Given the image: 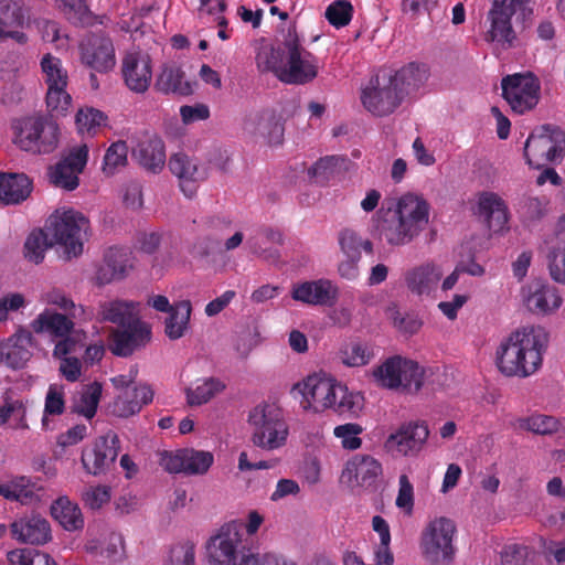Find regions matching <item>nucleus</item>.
<instances>
[{
	"label": "nucleus",
	"mask_w": 565,
	"mask_h": 565,
	"mask_svg": "<svg viewBox=\"0 0 565 565\" xmlns=\"http://www.w3.org/2000/svg\"><path fill=\"white\" fill-rule=\"evenodd\" d=\"M255 60L259 72H270L285 84L306 85L318 76V58L302 45L295 25L277 46H262Z\"/></svg>",
	"instance_id": "f257e3e1"
},
{
	"label": "nucleus",
	"mask_w": 565,
	"mask_h": 565,
	"mask_svg": "<svg viewBox=\"0 0 565 565\" xmlns=\"http://www.w3.org/2000/svg\"><path fill=\"white\" fill-rule=\"evenodd\" d=\"M547 344L548 333L542 327L516 330L497 349L495 364L505 376H531L542 366Z\"/></svg>",
	"instance_id": "f03ea898"
},
{
	"label": "nucleus",
	"mask_w": 565,
	"mask_h": 565,
	"mask_svg": "<svg viewBox=\"0 0 565 565\" xmlns=\"http://www.w3.org/2000/svg\"><path fill=\"white\" fill-rule=\"evenodd\" d=\"M429 203L420 195H402L395 209L382 216L376 226L381 242L390 246H405L426 228L429 222Z\"/></svg>",
	"instance_id": "7ed1b4c3"
},
{
	"label": "nucleus",
	"mask_w": 565,
	"mask_h": 565,
	"mask_svg": "<svg viewBox=\"0 0 565 565\" xmlns=\"http://www.w3.org/2000/svg\"><path fill=\"white\" fill-rule=\"evenodd\" d=\"M296 387L303 397V408L315 413L331 408L339 415L356 416L364 405V397L360 393L350 392L347 386L326 375H309Z\"/></svg>",
	"instance_id": "20e7f679"
},
{
	"label": "nucleus",
	"mask_w": 565,
	"mask_h": 565,
	"mask_svg": "<svg viewBox=\"0 0 565 565\" xmlns=\"http://www.w3.org/2000/svg\"><path fill=\"white\" fill-rule=\"evenodd\" d=\"M46 231L54 244L63 248L66 260L83 254L84 243L90 236V222L74 209L56 210L46 221Z\"/></svg>",
	"instance_id": "39448f33"
},
{
	"label": "nucleus",
	"mask_w": 565,
	"mask_h": 565,
	"mask_svg": "<svg viewBox=\"0 0 565 565\" xmlns=\"http://www.w3.org/2000/svg\"><path fill=\"white\" fill-rule=\"evenodd\" d=\"M13 142L34 154L53 152L58 145L60 128L53 116L34 115L13 120Z\"/></svg>",
	"instance_id": "423d86ee"
},
{
	"label": "nucleus",
	"mask_w": 565,
	"mask_h": 565,
	"mask_svg": "<svg viewBox=\"0 0 565 565\" xmlns=\"http://www.w3.org/2000/svg\"><path fill=\"white\" fill-rule=\"evenodd\" d=\"M252 427V443L265 450L284 447L289 435V427L282 412L274 404L256 405L248 415Z\"/></svg>",
	"instance_id": "0eeeda50"
},
{
	"label": "nucleus",
	"mask_w": 565,
	"mask_h": 565,
	"mask_svg": "<svg viewBox=\"0 0 565 565\" xmlns=\"http://www.w3.org/2000/svg\"><path fill=\"white\" fill-rule=\"evenodd\" d=\"M457 527L452 520L439 516L431 520L424 529L420 537L422 553L433 565H450L456 548L454 537Z\"/></svg>",
	"instance_id": "6e6552de"
},
{
	"label": "nucleus",
	"mask_w": 565,
	"mask_h": 565,
	"mask_svg": "<svg viewBox=\"0 0 565 565\" xmlns=\"http://www.w3.org/2000/svg\"><path fill=\"white\" fill-rule=\"evenodd\" d=\"M565 132L559 127L545 124L534 129L526 139L524 157L530 167L540 169L563 158Z\"/></svg>",
	"instance_id": "1a4fd4ad"
},
{
	"label": "nucleus",
	"mask_w": 565,
	"mask_h": 565,
	"mask_svg": "<svg viewBox=\"0 0 565 565\" xmlns=\"http://www.w3.org/2000/svg\"><path fill=\"white\" fill-rule=\"evenodd\" d=\"M424 369L413 360L395 355L388 358L375 371L374 376L383 387L418 392L424 383Z\"/></svg>",
	"instance_id": "9d476101"
},
{
	"label": "nucleus",
	"mask_w": 565,
	"mask_h": 565,
	"mask_svg": "<svg viewBox=\"0 0 565 565\" xmlns=\"http://www.w3.org/2000/svg\"><path fill=\"white\" fill-rule=\"evenodd\" d=\"M530 0H492L488 12L490 26L484 39L495 45V49L510 50L516 46L518 35L512 26V17L515 14L516 6L524 4Z\"/></svg>",
	"instance_id": "9b49d317"
},
{
	"label": "nucleus",
	"mask_w": 565,
	"mask_h": 565,
	"mask_svg": "<svg viewBox=\"0 0 565 565\" xmlns=\"http://www.w3.org/2000/svg\"><path fill=\"white\" fill-rule=\"evenodd\" d=\"M248 551L237 524H224L206 543L211 565H234Z\"/></svg>",
	"instance_id": "f8f14e48"
},
{
	"label": "nucleus",
	"mask_w": 565,
	"mask_h": 565,
	"mask_svg": "<svg viewBox=\"0 0 565 565\" xmlns=\"http://www.w3.org/2000/svg\"><path fill=\"white\" fill-rule=\"evenodd\" d=\"M403 96L399 87L386 74L371 78L361 94L364 108L374 116H388L401 105Z\"/></svg>",
	"instance_id": "ddd939ff"
},
{
	"label": "nucleus",
	"mask_w": 565,
	"mask_h": 565,
	"mask_svg": "<svg viewBox=\"0 0 565 565\" xmlns=\"http://www.w3.org/2000/svg\"><path fill=\"white\" fill-rule=\"evenodd\" d=\"M502 96L516 114L533 109L540 99V82L532 73L508 75L501 81Z\"/></svg>",
	"instance_id": "4468645a"
},
{
	"label": "nucleus",
	"mask_w": 565,
	"mask_h": 565,
	"mask_svg": "<svg viewBox=\"0 0 565 565\" xmlns=\"http://www.w3.org/2000/svg\"><path fill=\"white\" fill-rule=\"evenodd\" d=\"M81 61L98 73L111 71L116 64L111 39L99 32L88 34L79 44Z\"/></svg>",
	"instance_id": "2eb2a0df"
},
{
	"label": "nucleus",
	"mask_w": 565,
	"mask_h": 565,
	"mask_svg": "<svg viewBox=\"0 0 565 565\" xmlns=\"http://www.w3.org/2000/svg\"><path fill=\"white\" fill-rule=\"evenodd\" d=\"M88 159V147L78 146L54 166L49 168L50 181L57 188L73 191L78 186V174L83 172Z\"/></svg>",
	"instance_id": "dca6fc26"
},
{
	"label": "nucleus",
	"mask_w": 565,
	"mask_h": 565,
	"mask_svg": "<svg viewBox=\"0 0 565 565\" xmlns=\"http://www.w3.org/2000/svg\"><path fill=\"white\" fill-rule=\"evenodd\" d=\"M119 452V437L114 431L98 437L92 448H86L82 452V463L84 469L94 476L106 472L115 462Z\"/></svg>",
	"instance_id": "f3484780"
},
{
	"label": "nucleus",
	"mask_w": 565,
	"mask_h": 565,
	"mask_svg": "<svg viewBox=\"0 0 565 565\" xmlns=\"http://www.w3.org/2000/svg\"><path fill=\"white\" fill-rule=\"evenodd\" d=\"M151 339L149 324L135 319L134 322L117 329L109 334V350L114 355L127 358L135 351L146 347Z\"/></svg>",
	"instance_id": "a211bd4d"
},
{
	"label": "nucleus",
	"mask_w": 565,
	"mask_h": 565,
	"mask_svg": "<svg viewBox=\"0 0 565 565\" xmlns=\"http://www.w3.org/2000/svg\"><path fill=\"white\" fill-rule=\"evenodd\" d=\"M429 429L425 422H409L402 424L391 434L385 443L388 450L402 456H416L426 444Z\"/></svg>",
	"instance_id": "6ab92c4d"
},
{
	"label": "nucleus",
	"mask_w": 565,
	"mask_h": 565,
	"mask_svg": "<svg viewBox=\"0 0 565 565\" xmlns=\"http://www.w3.org/2000/svg\"><path fill=\"white\" fill-rule=\"evenodd\" d=\"M168 166L188 198H192L196 193L198 184L207 178V169L196 159L182 152L171 156Z\"/></svg>",
	"instance_id": "aec40b11"
},
{
	"label": "nucleus",
	"mask_w": 565,
	"mask_h": 565,
	"mask_svg": "<svg viewBox=\"0 0 565 565\" xmlns=\"http://www.w3.org/2000/svg\"><path fill=\"white\" fill-rule=\"evenodd\" d=\"M122 76L127 87L135 93H145L152 79L151 58L141 52L128 53L122 60Z\"/></svg>",
	"instance_id": "412c9836"
},
{
	"label": "nucleus",
	"mask_w": 565,
	"mask_h": 565,
	"mask_svg": "<svg viewBox=\"0 0 565 565\" xmlns=\"http://www.w3.org/2000/svg\"><path fill=\"white\" fill-rule=\"evenodd\" d=\"M291 297L311 306L332 307L338 300V289L328 279L303 281L292 287Z\"/></svg>",
	"instance_id": "4be33fe9"
},
{
	"label": "nucleus",
	"mask_w": 565,
	"mask_h": 565,
	"mask_svg": "<svg viewBox=\"0 0 565 565\" xmlns=\"http://www.w3.org/2000/svg\"><path fill=\"white\" fill-rule=\"evenodd\" d=\"M524 301L531 312L545 316L556 311L563 299L556 287L535 280L529 285Z\"/></svg>",
	"instance_id": "5701e85b"
},
{
	"label": "nucleus",
	"mask_w": 565,
	"mask_h": 565,
	"mask_svg": "<svg viewBox=\"0 0 565 565\" xmlns=\"http://www.w3.org/2000/svg\"><path fill=\"white\" fill-rule=\"evenodd\" d=\"M138 163L151 172H160L166 164L164 142L157 135H145L132 150Z\"/></svg>",
	"instance_id": "b1692460"
},
{
	"label": "nucleus",
	"mask_w": 565,
	"mask_h": 565,
	"mask_svg": "<svg viewBox=\"0 0 565 565\" xmlns=\"http://www.w3.org/2000/svg\"><path fill=\"white\" fill-rule=\"evenodd\" d=\"M12 537L25 544H45L51 539V527L46 519L32 515L11 524Z\"/></svg>",
	"instance_id": "393cba45"
},
{
	"label": "nucleus",
	"mask_w": 565,
	"mask_h": 565,
	"mask_svg": "<svg viewBox=\"0 0 565 565\" xmlns=\"http://www.w3.org/2000/svg\"><path fill=\"white\" fill-rule=\"evenodd\" d=\"M443 277V270L433 263L416 266L405 274V284L408 290L417 296L430 295Z\"/></svg>",
	"instance_id": "a878e982"
},
{
	"label": "nucleus",
	"mask_w": 565,
	"mask_h": 565,
	"mask_svg": "<svg viewBox=\"0 0 565 565\" xmlns=\"http://www.w3.org/2000/svg\"><path fill=\"white\" fill-rule=\"evenodd\" d=\"M154 88L166 95L189 96L193 94V83L185 78V73L175 63H166L154 83Z\"/></svg>",
	"instance_id": "bb28decb"
},
{
	"label": "nucleus",
	"mask_w": 565,
	"mask_h": 565,
	"mask_svg": "<svg viewBox=\"0 0 565 565\" xmlns=\"http://www.w3.org/2000/svg\"><path fill=\"white\" fill-rule=\"evenodd\" d=\"M153 399V391L147 385L142 384L126 390L114 402L113 413L122 418H127L140 412L143 405L151 403Z\"/></svg>",
	"instance_id": "cd10ccee"
},
{
	"label": "nucleus",
	"mask_w": 565,
	"mask_h": 565,
	"mask_svg": "<svg viewBox=\"0 0 565 565\" xmlns=\"http://www.w3.org/2000/svg\"><path fill=\"white\" fill-rule=\"evenodd\" d=\"M478 214L489 228L501 230L508 223V206L494 192H482L478 198Z\"/></svg>",
	"instance_id": "c85d7f7f"
},
{
	"label": "nucleus",
	"mask_w": 565,
	"mask_h": 565,
	"mask_svg": "<svg viewBox=\"0 0 565 565\" xmlns=\"http://www.w3.org/2000/svg\"><path fill=\"white\" fill-rule=\"evenodd\" d=\"M31 335L14 334L0 345V359L9 367L19 370L24 367L31 359Z\"/></svg>",
	"instance_id": "c756f323"
},
{
	"label": "nucleus",
	"mask_w": 565,
	"mask_h": 565,
	"mask_svg": "<svg viewBox=\"0 0 565 565\" xmlns=\"http://www.w3.org/2000/svg\"><path fill=\"white\" fill-rule=\"evenodd\" d=\"M32 191V181L24 173H0V201L4 204H19Z\"/></svg>",
	"instance_id": "7c9ffc66"
},
{
	"label": "nucleus",
	"mask_w": 565,
	"mask_h": 565,
	"mask_svg": "<svg viewBox=\"0 0 565 565\" xmlns=\"http://www.w3.org/2000/svg\"><path fill=\"white\" fill-rule=\"evenodd\" d=\"M97 319L99 322H110L121 328L140 318L135 302L116 299L99 303Z\"/></svg>",
	"instance_id": "2f4dec72"
},
{
	"label": "nucleus",
	"mask_w": 565,
	"mask_h": 565,
	"mask_svg": "<svg viewBox=\"0 0 565 565\" xmlns=\"http://www.w3.org/2000/svg\"><path fill=\"white\" fill-rule=\"evenodd\" d=\"M75 322L66 315L45 309L31 322L32 330L40 333H47L52 338L65 337L72 333Z\"/></svg>",
	"instance_id": "473e14b6"
},
{
	"label": "nucleus",
	"mask_w": 565,
	"mask_h": 565,
	"mask_svg": "<svg viewBox=\"0 0 565 565\" xmlns=\"http://www.w3.org/2000/svg\"><path fill=\"white\" fill-rule=\"evenodd\" d=\"M345 470L359 486L371 487L382 473V465L375 458L362 455L349 461Z\"/></svg>",
	"instance_id": "72a5a7b5"
},
{
	"label": "nucleus",
	"mask_w": 565,
	"mask_h": 565,
	"mask_svg": "<svg viewBox=\"0 0 565 565\" xmlns=\"http://www.w3.org/2000/svg\"><path fill=\"white\" fill-rule=\"evenodd\" d=\"M388 76L396 84V87H399L404 97L406 94L419 88L427 81L428 68L425 64L413 62Z\"/></svg>",
	"instance_id": "f704fd0d"
},
{
	"label": "nucleus",
	"mask_w": 565,
	"mask_h": 565,
	"mask_svg": "<svg viewBox=\"0 0 565 565\" xmlns=\"http://www.w3.org/2000/svg\"><path fill=\"white\" fill-rule=\"evenodd\" d=\"M192 306L190 300H182L173 306L164 321V333L170 340L182 338L189 327Z\"/></svg>",
	"instance_id": "c9c22d12"
},
{
	"label": "nucleus",
	"mask_w": 565,
	"mask_h": 565,
	"mask_svg": "<svg viewBox=\"0 0 565 565\" xmlns=\"http://www.w3.org/2000/svg\"><path fill=\"white\" fill-rule=\"evenodd\" d=\"M51 514L67 531H75L84 526L81 509L65 497L58 498L52 504Z\"/></svg>",
	"instance_id": "e433bc0d"
},
{
	"label": "nucleus",
	"mask_w": 565,
	"mask_h": 565,
	"mask_svg": "<svg viewBox=\"0 0 565 565\" xmlns=\"http://www.w3.org/2000/svg\"><path fill=\"white\" fill-rule=\"evenodd\" d=\"M225 390V384L216 377L198 381L185 390L186 402L190 406H201Z\"/></svg>",
	"instance_id": "4c0bfd02"
},
{
	"label": "nucleus",
	"mask_w": 565,
	"mask_h": 565,
	"mask_svg": "<svg viewBox=\"0 0 565 565\" xmlns=\"http://www.w3.org/2000/svg\"><path fill=\"white\" fill-rule=\"evenodd\" d=\"M349 160L342 156H327L318 160L310 169L309 174L317 183L324 184L337 174L345 171Z\"/></svg>",
	"instance_id": "58836bf2"
},
{
	"label": "nucleus",
	"mask_w": 565,
	"mask_h": 565,
	"mask_svg": "<svg viewBox=\"0 0 565 565\" xmlns=\"http://www.w3.org/2000/svg\"><path fill=\"white\" fill-rule=\"evenodd\" d=\"M49 232L41 228L33 230L26 237L23 246L24 257L34 264H40L45 257L46 250L53 246V239H49Z\"/></svg>",
	"instance_id": "ea45409f"
},
{
	"label": "nucleus",
	"mask_w": 565,
	"mask_h": 565,
	"mask_svg": "<svg viewBox=\"0 0 565 565\" xmlns=\"http://www.w3.org/2000/svg\"><path fill=\"white\" fill-rule=\"evenodd\" d=\"M103 386L98 382H94L83 390L81 397L72 406V412L78 415H83L87 419H92L97 411Z\"/></svg>",
	"instance_id": "a19ab883"
},
{
	"label": "nucleus",
	"mask_w": 565,
	"mask_h": 565,
	"mask_svg": "<svg viewBox=\"0 0 565 565\" xmlns=\"http://www.w3.org/2000/svg\"><path fill=\"white\" fill-rule=\"evenodd\" d=\"M108 117L99 109L86 107L76 114V126L81 134L94 136L97 131L107 125Z\"/></svg>",
	"instance_id": "79ce46f5"
},
{
	"label": "nucleus",
	"mask_w": 565,
	"mask_h": 565,
	"mask_svg": "<svg viewBox=\"0 0 565 565\" xmlns=\"http://www.w3.org/2000/svg\"><path fill=\"white\" fill-rule=\"evenodd\" d=\"M41 68L47 88L67 86V72L58 57L50 53L45 54L41 60Z\"/></svg>",
	"instance_id": "37998d69"
},
{
	"label": "nucleus",
	"mask_w": 565,
	"mask_h": 565,
	"mask_svg": "<svg viewBox=\"0 0 565 565\" xmlns=\"http://www.w3.org/2000/svg\"><path fill=\"white\" fill-rule=\"evenodd\" d=\"M127 154L128 147L125 141L119 140L113 142L108 147L104 156L102 167L103 172L106 175L115 174L119 169L124 168L127 164Z\"/></svg>",
	"instance_id": "c03bdc74"
},
{
	"label": "nucleus",
	"mask_w": 565,
	"mask_h": 565,
	"mask_svg": "<svg viewBox=\"0 0 565 565\" xmlns=\"http://www.w3.org/2000/svg\"><path fill=\"white\" fill-rule=\"evenodd\" d=\"M184 473L204 475L213 465L214 457L210 451L184 448Z\"/></svg>",
	"instance_id": "a18cd8bd"
},
{
	"label": "nucleus",
	"mask_w": 565,
	"mask_h": 565,
	"mask_svg": "<svg viewBox=\"0 0 565 565\" xmlns=\"http://www.w3.org/2000/svg\"><path fill=\"white\" fill-rule=\"evenodd\" d=\"M64 386L61 384H51L46 392L45 403H44V414L42 417V426L47 428L49 426V416L62 415L65 411V399H64Z\"/></svg>",
	"instance_id": "49530a36"
},
{
	"label": "nucleus",
	"mask_w": 565,
	"mask_h": 565,
	"mask_svg": "<svg viewBox=\"0 0 565 565\" xmlns=\"http://www.w3.org/2000/svg\"><path fill=\"white\" fill-rule=\"evenodd\" d=\"M324 17L337 29L347 26L353 17V6L348 0H335L326 9Z\"/></svg>",
	"instance_id": "de8ad7c7"
},
{
	"label": "nucleus",
	"mask_w": 565,
	"mask_h": 565,
	"mask_svg": "<svg viewBox=\"0 0 565 565\" xmlns=\"http://www.w3.org/2000/svg\"><path fill=\"white\" fill-rule=\"evenodd\" d=\"M163 565H195V544L188 540L173 544Z\"/></svg>",
	"instance_id": "09e8293b"
},
{
	"label": "nucleus",
	"mask_w": 565,
	"mask_h": 565,
	"mask_svg": "<svg viewBox=\"0 0 565 565\" xmlns=\"http://www.w3.org/2000/svg\"><path fill=\"white\" fill-rule=\"evenodd\" d=\"M520 427L539 435H548L558 429V420L553 416L535 414L521 419Z\"/></svg>",
	"instance_id": "8fccbe9b"
},
{
	"label": "nucleus",
	"mask_w": 565,
	"mask_h": 565,
	"mask_svg": "<svg viewBox=\"0 0 565 565\" xmlns=\"http://www.w3.org/2000/svg\"><path fill=\"white\" fill-rule=\"evenodd\" d=\"M364 428L356 423H347L334 427L333 434L340 438L342 446L349 450H355L361 447L362 439L359 437Z\"/></svg>",
	"instance_id": "3c124183"
},
{
	"label": "nucleus",
	"mask_w": 565,
	"mask_h": 565,
	"mask_svg": "<svg viewBox=\"0 0 565 565\" xmlns=\"http://www.w3.org/2000/svg\"><path fill=\"white\" fill-rule=\"evenodd\" d=\"M72 97L66 92V86L47 88L46 106L51 113L64 114L71 106Z\"/></svg>",
	"instance_id": "603ef678"
},
{
	"label": "nucleus",
	"mask_w": 565,
	"mask_h": 565,
	"mask_svg": "<svg viewBox=\"0 0 565 565\" xmlns=\"http://www.w3.org/2000/svg\"><path fill=\"white\" fill-rule=\"evenodd\" d=\"M338 242L345 257L361 258L362 238L351 228H343L338 234Z\"/></svg>",
	"instance_id": "864d4df0"
},
{
	"label": "nucleus",
	"mask_w": 565,
	"mask_h": 565,
	"mask_svg": "<svg viewBox=\"0 0 565 565\" xmlns=\"http://www.w3.org/2000/svg\"><path fill=\"white\" fill-rule=\"evenodd\" d=\"M104 260L109 267L115 269L116 275L122 279L127 276L128 269L131 267L129 264V253L122 248L110 247Z\"/></svg>",
	"instance_id": "5fc2aeb1"
},
{
	"label": "nucleus",
	"mask_w": 565,
	"mask_h": 565,
	"mask_svg": "<svg viewBox=\"0 0 565 565\" xmlns=\"http://www.w3.org/2000/svg\"><path fill=\"white\" fill-rule=\"evenodd\" d=\"M23 23V15L15 4L10 0L0 1V38L4 35V29L19 26Z\"/></svg>",
	"instance_id": "6e6d98bb"
},
{
	"label": "nucleus",
	"mask_w": 565,
	"mask_h": 565,
	"mask_svg": "<svg viewBox=\"0 0 565 565\" xmlns=\"http://www.w3.org/2000/svg\"><path fill=\"white\" fill-rule=\"evenodd\" d=\"M29 493L24 477L17 478L7 483H0V495L8 500L22 501L29 497Z\"/></svg>",
	"instance_id": "4d7b16f0"
},
{
	"label": "nucleus",
	"mask_w": 565,
	"mask_h": 565,
	"mask_svg": "<svg viewBox=\"0 0 565 565\" xmlns=\"http://www.w3.org/2000/svg\"><path fill=\"white\" fill-rule=\"evenodd\" d=\"M548 270L554 281L565 285V242L563 247L548 254Z\"/></svg>",
	"instance_id": "13d9d810"
},
{
	"label": "nucleus",
	"mask_w": 565,
	"mask_h": 565,
	"mask_svg": "<svg viewBox=\"0 0 565 565\" xmlns=\"http://www.w3.org/2000/svg\"><path fill=\"white\" fill-rule=\"evenodd\" d=\"M398 494L396 505L411 514L414 507V488L406 475H401L398 479Z\"/></svg>",
	"instance_id": "bf43d9fd"
},
{
	"label": "nucleus",
	"mask_w": 565,
	"mask_h": 565,
	"mask_svg": "<svg viewBox=\"0 0 565 565\" xmlns=\"http://www.w3.org/2000/svg\"><path fill=\"white\" fill-rule=\"evenodd\" d=\"M82 498L92 510L100 509L110 500L109 488L106 486L89 487L83 492Z\"/></svg>",
	"instance_id": "052dcab7"
},
{
	"label": "nucleus",
	"mask_w": 565,
	"mask_h": 565,
	"mask_svg": "<svg viewBox=\"0 0 565 565\" xmlns=\"http://www.w3.org/2000/svg\"><path fill=\"white\" fill-rule=\"evenodd\" d=\"M529 548L523 545H507L501 552L502 565H526L529 557Z\"/></svg>",
	"instance_id": "680f3d73"
},
{
	"label": "nucleus",
	"mask_w": 565,
	"mask_h": 565,
	"mask_svg": "<svg viewBox=\"0 0 565 565\" xmlns=\"http://www.w3.org/2000/svg\"><path fill=\"white\" fill-rule=\"evenodd\" d=\"M184 448L175 451H162L160 454V466L170 473H184Z\"/></svg>",
	"instance_id": "e2e57ef3"
},
{
	"label": "nucleus",
	"mask_w": 565,
	"mask_h": 565,
	"mask_svg": "<svg viewBox=\"0 0 565 565\" xmlns=\"http://www.w3.org/2000/svg\"><path fill=\"white\" fill-rule=\"evenodd\" d=\"M393 323L395 328L407 334H414L418 332L423 324L416 316L402 315L398 311H396L393 317Z\"/></svg>",
	"instance_id": "0e129e2a"
},
{
	"label": "nucleus",
	"mask_w": 565,
	"mask_h": 565,
	"mask_svg": "<svg viewBox=\"0 0 565 565\" xmlns=\"http://www.w3.org/2000/svg\"><path fill=\"white\" fill-rule=\"evenodd\" d=\"M60 373L68 382H76L82 374V363L75 356H68L60 360Z\"/></svg>",
	"instance_id": "69168bd1"
},
{
	"label": "nucleus",
	"mask_w": 565,
	"mask_h": 565,
	"mask_svg": "<svg viewBox=\"0 0 565 565\" xmlns=\"http://www.w3.org/2000/svg\"><path fill=\"white\" fill-rule=\"evenodd\" d=\"M180 115L184 124H190L196 120H205L210 117V109L204 104H196L194 106L184 105L180 108Z\"/></svg>",
	"instance_id": "338daca9"
},
{
	"label": "nucleus",
	"mask_w": 565,
	"mask_h": 565,
	"mask_svg": "<svg viewBox=\"0 0 565 565\" xmlns=\"http://www.w3.org/2000/svg\"><path fill=\"white\" fill-rule=\"evenodd\" d=\"M235 296H236V292L234 290H226L220 297L210 301L205 306V310H204L205 315L207 317H214V316L218 315L231 303V301L235 298Z\"/></svg>",
	"instance_id": "774afa93"
}]
</instances>
